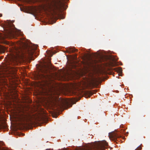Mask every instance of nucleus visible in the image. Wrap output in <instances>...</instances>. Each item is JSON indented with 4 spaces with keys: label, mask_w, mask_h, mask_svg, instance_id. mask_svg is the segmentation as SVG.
I'll return each mask as SVG.
<instances>
[{
    "label": "nucleus",
    "mask_w": 150,
    "mask_h": 150,
    "mask_svg": "<svg viewBox=\"0 0 150 150\" xmlns=\"http://www.w3.org/2000/svg\"><path fill=\"white\" fill-rule=\"evenodd\" d=\"M3 38V37L2 34L0 33V39H1Z\"/></svg>",
    "instance_id": "dca6fc26"
},
{
    "label": "nucleus",
    "mask_w": 150,
    "mask_h": 150,
    "mask_svg": "<svg viewBox=\"0 0 150 150\" xmlns=\"http://www.w3.org/2000/svg\"><path fill=\"white\" fill-rule=\"evenodd\" d=\"M113 76H114V73L113 72Z\"/></svg>",
    "instance_id": "6ab92c4d"
},
{
    "label": "nucleus",
    "mask_w": 150,
    "mask_h": 150,
    "mask_svg": "<svg viewBox=\"0 0 150 150\" xmlns=\"http://www.w3.org/2000/svg\"><path fill=\"white\" fill-rule=\"evenodd\" d=\"M102 58L107 62L106 66L108 67V69L111 68L112 67V56L110 55H103Z\"/></svg>",
    "instance_id": "20e7f679"
},
{
    "label": "nucleus",
    "mask_w": 150,
    "mask_h": 150,
    "mask_svg": "<svg viewBox=\"0 0 150 150\" xmlns=\"http://www.w3.org/2000/svg\"><path fill=\"white\" fill-rule=\"evenodd\" d=\"M6 48L3 46L0 45V51L2 52H4Z\"/></svg>",
    "instance_id": "9b49d317"
},
{
    "label": "nucleus",
    "mask_w": 150,
    "mask_h": 150,
    "mask_svg": "<svg viewBox=\"0 0 150 150\" xmlns=\"http://www.w3.org/2000/svg\"><path fill=\"white\" fill-rule=\"evenodd\" d=\"M32 117L28 111L23 110L20 112L18 115V119L22 122V125H28L32 123Z\"/></svg>",
    "instance_id": "f03ea898"
},
{
    "label": "nucleus",
    "mask_w": 150,
    "mask_h": 150,
    "mask_svg": "<svg viewBox=\"0 0 150 150\" xmlns=\"http://www.w3.org/2000/svg\"><path fill=\"white\" fill-rule=\"evenodd\" d=\"M50 68L48 64L44 65L41 70V72L39 73L38 75V78L41 79L42 81L45 83H47L50 79L49 73Z\"/></svg>",
    "instance_id": "7ed1b4c3"
},
{
    "label": "nucleus",
    "mask_w": 150,
    "mask_h": 150,
    "mask_svg": "<svg viewBox=\"0 0 150 150\" xmlns=\"http://www.w3.org/2000/svg\"><path fill=\"white\" fill-rule=\"evenodd\" d=\"M26 56H27V57H29V56H28L27 55V54L26 55ZM30 57H31V56H30ZM30 58H31V57H30Z\"/></svg>",
    "instance_id": "a211bd4d"
},
{
    "label": "nucleus",
    "mask_w": 150,
    "mask_h": 150,
    "mask_svg": "<svg viewBox=\"0 0 150 150\" xmlns=\"http://www.w3.org/2000/svg\"><path fill=\"white\" fill-rule=\"evenodd\" d=\"M10 53V55L6 63L4 65V68L6 69V70L12 68L10 65H17L22 59V56L21 54L16 49H13Z\"/></svg>",
    "instance_id": "f257e3e1"
},
{
    "label": "nucleus",
    "mask_w": 150,
    "mask_h": 150,
    "mask_svg": "<svg viewBox=\"0 0 150 150\" xmlns=\"http://www.w3.org/2000/svg\"><path fill=\"white\" fill-rule=\"evenodd\" d=\"M118 59V58L117 56L113 55V67L115 66L121 65L120 63L117 62Z\"/></svg>",
    "instance_id": "1a4fd4ad"
},
{
    "label": "nucleus",
    "mask_w": 150,
    "mask_h": 150,
    "mask_svg": "<svg viewBox=\"0 0 150 150\" xmlns=\"http://www.w3.org/2000/svg\"><path fill=\"white\" fill-rule=\"evenodd\" d=\"M113 71H115V72L118 73V75L120 76H122V69L121 67H116L115 68H113Z\"/></svg>",
    "instance_id": "6e6552de"
},
{
    "label": "nucleus",
    "mask_w": 150,
    "mask_h": 150,
    "mask_svg": "<svg viewBox=\"0 0 150 150\" xmlns=\"http://www.w3.org/2000/svg\"><path fill=\"white\" fill-rule=\"evenodd\" d=\"M109 137L110 139L111 140H112V132L109 134Z\"/></svg>",
    "instance_id": "ddd939ff"
},
{
    "label": "nucleus",
    "mask_w": 150,
    "mask_h": 150,
    "mask_svg": "<svg viewBox=\"0 0 150 150\" xmlns=\"http://www.w3.org/2000/svg\"><path fill=\"white\" fill-rule=\"evenodd\" d=\"M64 17H63V18H62V19H64Z\"/></svg>",
    "instance_id": "412c9836"
},
{
    "label": "nucleus",
    "mask_w": 150,
    "mask_h": 150,
    "mask_svg": "<svg viewBox=\"0 0 150 150\" xmlns=\"http://www.w3.org/2000/svg\"><path fill=\"white\" fill-rule=\"evenodd\" d=\"M77 50L74 48H71L70 49V52L71 53L77 51Z\"/></svg>",
    "instance_id": "f8f14e48"
},
{
    "label": "nucleus",
    "mask_w": 150,
    "mask_h": 150,
    "mask_svg": "<svg viewBox=\"0 0 150 150\" xmlns=\"http://www.w3.org/2000/svg\"><path fill=\"white\" fill-rule=\"evenodd\" d=\"M119 132L117 131V130H115L114 131H113V142H116V140L117 141V139H119L121 136L119 134Z\"/></svg>",
    "instance_id": "0eeeda50"
},
{
    "label": "nucleus",
    "mask_w": 150,
    "mask_h": 150,
    "mask_svg": "<svg viewBox=\"0 0 150 150\" xmlns=\"http://www.w3.org/2000/svg\"><path fill=\"white\" fill-rule=\"evenodd\" d=\"M141 149L142 147H141L138 146L135 149V150H140Z\"/></svg>",
    "instance_id": "2eb2a0df"
},
{
    "label": "nucleus",
    "mask_w": 150,
    "mask_h": 150,
    "mask_svg": "<svg viewBox=\"0 0 150 150\" xmlns=\"http://www.w3.org/2000/svg\"><path fill=\"white\" fill-rule=\"evenodd\" d=\"M118 92H119V91H117V93Z\"/></svg>",
    "instance_id": "aec40b11"
},
{
    "label": "nucleus",
    "mask_w": 150,
    "mask_h": 150,
    "mask_svg": "<svg viewBox=\"0 0 150 150\" xmlns=\"http://www.w3.org/2000/svg\"><path fill=\"white\" fill-rule=\"evenodd\" d=\"M65 1V0H59V3L61 5H62V6L64 5L63 2Z\"/></svg>",
    "instance_id": "4468645a"
},
{
    "label": "nucleus",
    "mask_w": 150,
    "mask_h": 150,
    "mask_svg": "<svg viewBox=\"0 0 150 150\" xmlns=\"http://www.w3.org/2000/svg\"><path fill=\"white\" fill-rule=\"evenodd\" d=\"M65 102L63 99H59L58 101H56L53 103V105L55 107L57 108V109L63 108L65 105Z\"/></svg>",
    "instance_id": "39448f33"
},
{
    "label": "nucleus",
    "mask_w": 150,
    "mask_h": 150,
    "mask_svg": "<svg viewBox=\"0 0 150 150\" xmlns=\"http://www.w3.org/2000/svg\"><path fill=\"white\" fill-rule=\"evenodd\" d=\"M95 91V90H94V91H94V92ZM94 93V92H93V93H91V92H89V94H90V95H92L93 93Z\"/></svg>",
    "instance_id": "f3484780"
},
{
    "label": "nucleus",
    "mask_w": 150,
    "mask_h": 150,
    "mask_svg": "<svg viewBox=\"0 0 150 150\" xmlns=\"http://www.w3.org/2000/svg\"><path fill=\"white\" fill-rule=\"evenodd\" d=\"M7 35L8 37L11 38H14V33L13 30L11 28L9 29V30L8 31Z\"/></svg>",
    "instance_id": "9d476101"
},
{
    "label": "nucleus",
    "mask_w": 150,
    "mask_h": 150,
    "mask_svg": "<svg viewBox=\"0 0 150 150\" xmlns=\"http://www.w3.org/2000/svg\"><path fill=\"white\" fill-rule=\"evenodd\" d=\"M36 49V48H33L30 47H27L26 50L27 55L29 56H32L34 54Z\"/></svg>",
    "instance_id": "423d86ee"
}]
</instances>
